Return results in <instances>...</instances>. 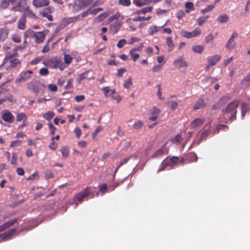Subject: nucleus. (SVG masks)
<instances>
[{
	"label": "nucleus",
	"instance_id": "1",
	"mask_svg": "<svg viewBox=\"0 0 250 250\" xmlns=\"http://www.w3.org/2000/svg\"><path fill=\"white\" fill-rule=\"evenodd\" d=\"M239 104V100H235L229 103L227 106L222 109V113L225 122L228 121H232L236 119L237 109Z\"/></svg>",
	"mask_w": 250,
	"mask_h": 250
},
{
	"label": "nucleus",
	"instance_id": "2",
	"mask_svg": "<svg viewBox=\"0 0 250 250\" xmlns=\"http://www.w3.org/2000/svg\"><path fill=\"white\" fill-rule=\"evenodd\" d=\"M42 63L47 67L51 68H59L61 70H63L66 67L64 65L62 59L57 56L46 59L43 61Z\"/></svg>",
	"mask_w": 250,
	"mask_h": 250
},
{
	"label": "nucleus",
	"instance_id": "3",
	"mask_svg": "<svg viewBox=\"0 0 250 250\" xmlns=\"http://www.w3.org/2000/svg\"><path fill=\"white\" fill-rule=\"evenodd\" d=\"M94 0H75L72 4V12L77 13L91 5Z\"/></svg>",
	"mask_w": 250,
	"mask_h": 250
},
{
	"label": "nucleus",
	"instance_id": "4",
	"mask_svg": "<svg viewBox=\"0 0 250 250\" xmlns=\"http://www.w3.org/2000/svg\"><path fill=\"white\" fill-rule=\"evenodd\" d=\"M95 188H86L83 191L77 193L74 198L76 199L79 203H82L83 199L86 197L90 196V198L94 197L95 192Z\"/></svg>",
	"mask_w": 250,
	"mask_h": 250
},
{
	"label": "nucleus",
	"instance_id": "5",
	"mask_svg": "<svg viewBox=\"0 0 250 250\" xmlns=\"http://www.w3.org/2000/svg\"><path fill=\"white\" fill-rule=\"evenodd\" d=\"M28 36L33 37L36 43H42L45 38V35L42 31L35 32L31 29L27 30L24 33V38H27Z\"/></svg>",
	"mask_w": 250,
	"mask_h": 250
},
{
	"label": "nucleus",
	"instance_id": "6",
	"mask_svg": "<svg viewBox=\"0 0 250 250\" xmlns=\"http://www.w3.org/2000/svg\"><path fill=\"white\" fill-rule=\"evenodd\" d=\"M53 11V8L52 6H47V7L39 12V15L42 17L46 18L49 21H52L53 20V18L51 14Z\"/></svg>",
	"mask_w": 250,
	"mask_h": 250
},
{
	"label": "nucleus",
	"instance_id": "7",
	"mask_svg": "<svg viewBox=\"0 0 250 250\" xmlns=\"http://www.w3.org/2000/svg\"><path fill=\"white\" fill-rule=\"evenodd\" d=\"M201 34V29L199 27H196L192 32L182 30L181 35L186 38L190 39L199 36Z\"/></svg>",
	"mask_w": 250,
	"mask_h": 250
},
{
	"label": "nucleus",
	"instance_id": "8",
	"mask_svg": "<svg viewBox=\"0 0 250 250\" xmlns=\"http://www.w3.org/2000/svg\"><path fill=\"white\" fill-rule=\"evenodd\" d=\"M33 73L32 70H27L21 72L16 80V82L18 83L21 82H25L31 78V75Z\"/></svg>",
	"mask_w": 250,
	"mask_h": 250
},
{
	"label": "nucleus",
	"instance_id": "9",
	"mask_svg": "<svg viewBox=\"0 0 250 250\" xmlns=\"http://www.w3.org/2000/svg\"><path fill=\"white\" fill-rule=\"evenodd\" d=\"M1 118L4 121L9 124L13 123L14 121V115L8 110L2 112Z\"/></svg>",
	"mask_w": 250,
	"mask_h": 250
},
{
	"label": "nucleus",
	"instance_id": "10",
	"mask_svg": "<svg viewBox=\"0 0 250 250\" xmlns=\"http://www.w3.org/2000/svg\"><path fill=\"white\" fill-rule=\"evenodd\" d=\"M237 36L238 34L237 32H234L232 33L231 37L229 38L226 45V47L228 50H231L235 47L236 43L234 41V39Z\"/></svg>",
	"mask_w": 250,
	"mask_h": 250
},
{
	"label": "nucleus",
	"instance_id": "11",
	"mask_svg": "<svg viewBox=\"0 0 250 250\" xmlns=\"http://www.w3.org/2000/svg\"><path fill=\"white\" fill-rule=\"evenodd\" d=\"M26 19V18L36 20L38 19V17L35 13L30 9L29 6L26 7L23 10V13L22 15Z\"/></svg>",
	"mask_w": 250,
	"mask_h": 250
},
{
	"label": "nucleus",
	"instance_id": "12",
	"mask_svg": "<svg viewBox=\"0 0 250 250\" xmlns=\"http://www.w3.org/2000/svg\"><path fill=\"white\" fill-rule=\"evenodd\" d=\"M173 64L176 68L186 67L188 66V63L185 61L183 56L179 57L173 62Z\"/></svg>",
	"mask_w": 250,
	"mask_h": 250
},
{
	"label": "nucleus",
	"instance_id": "13",
	"mask_svg": "<svg viewBox=\"0 0 250 250\" xmlns=\"http://www.w3.org/2000/svg\"><path fill=\"white\" fill-rule=\"evenodd\" d=\"M49 3V0H33L32 1V5L36 8L47 6Z\"/></svg>",
	"mask_w": 250,
	"mask_h": 250
},
{
	"label": "nucleus",
	"instance_id": "14",
	"mask_svg": "<svg viewBox=\"0 0 250 250\" xmlns=\"http://www.w3.org/2000/svg\"><path fill=\"white\" fill-rule=\"evenodd\" d=\"M16 233V230L15 229H12L8 230L5 232L3 234H1L2 237V241L8 240L11 239L12 236L15 235Z\"/></svg>",
	"mask_w": 250,
	"mask_h": 250
},
{
	"label": "nucleus",
	"instance_id": "15",
	"mask_svg": "<svg viewBox=\"0 0 250 250\" xmlns=\"http://www.w3.org/2000/svg\"><path fill=\"white\" fill-rule=\"evenodd\" d=\"M27 87L28 89L31 90L35 93H38L39 92L38 83L36 81H31L28 83L27 84Z\"/></svg>",
	"mask_w": 250,
	"mask_h": 250
},
{
	"label": "nucleus",
	"instance_id": "16",
	"mask_svg": "<svg viewBox=\"0 0 250 250\" xmlns=\"http://www.w3.org/2000/svg\"><path fill=\"white\" fill-rule=\"evenodd\" d=\"M121 26V21H117L110 25L109 31L112 34H115L119 31Z\"/></svg>",
	"mask_w": 250,
	"mask_h": 250
},
{
	"label": "nucleus",
	"instance_id": "17",
	"mask_svg": "<svg viewBox=\"0 0 250 250\" xmlns=\"http://www.w3.org/2000/svg\"><path fill=\"white\" fill-rule=\"evenodd\" d=\"M221 59V57L219 55H215L210 57L207 58L208 62L209 63V65L212 66L215 65L218 62H219Z\"/></svg>",
	"mask_w": 250,
	"mask_h": 250
},
{
	"label": "nucleus",
	"instance_id": "18",
	"mask_svg": "<svg viewBox=\"0 0 250 250\" xmlns=\"http://www.w3.org/2000/svg\"><path fill=\"white\" fill-rule=\"evenodd\" d=\"M18 219H15L4 223L0 226V232L3 231L5 229L14 225L18 221Z\"/></svg>",
	"mask_w": 250,
	"mask_h": 250
},
{
	"label": "nucleus",
	"instance_id": "19",
	"mask_svg": "<svg viewBox=\"0 0 250 250\" xmlns=\"http://www.w3.org/2000/svg\"><path fill=\"white\" fill-rule=\"evenodd\" d=\"M206 104L203 99H198V101L195 103L193 109L196 110L199 109L203 108L206 106Z\"/></svg>",
	"mask_w": 250,
	"mask_h": 250
},
{
	"label": "nucleus",
	"instance_id": "20",
	"mask_svg": "<svg viewBox=\"0 0 250 250\" xmlns=\"http://www.w3.org/2000/svg\"><path fill=\"white\" fill-rule=\"evenodd\" d=\"M153 9V7L152 6H147L136 10L135 14L138 15L145 14L147 13H151Z\"/></svg>",
	"mask_w": 250,
	"mask_h": 250
},
{
	"label": "nucleus",
	"instance_id": "21",
	"mask_svg": "<svg viewBox=\"0 0 250 250\" xmlns=\"http://www.w3.org/2000/svg\"><path fill=\"white\" fill-rule=\"evenodd\" d=\"M204 122V119L202 118H196L190 123V126L192 128L197 127L202 125Z\"/></svg>",
	"mask_w": 250,
	"mask_h": 250
},
{
	"label": "nucleus",
	"instance_id": "22",
	"mask_svg": "<svg viewBox=\"0 0 250 250\" xmlns=\"http://www.w3.org/2000/svg\"><path fill=\"white\" fill-rule=\"evenodd\" d=\"M26 20L22 16H21L18 21V28L20 30H24L26 28Z\"/></svg>",
	"mask_w": 250,
	"mask_h": 250
},
{
	"label": "nucleus",
	"instance_id": "23",
	"mask_svg": "<svg viewBox=\"0 0 250 250\" xmlns=\"http://www.w3.org/2000/svg\"><path fill=\"white\" fill-rule=\"evenodd\" d=\"M231 99V96L229 94H227L226 95L222 96L218 102L222 107L227 104Z\"/></svg>",
	"mask_w": 250,
	"mask_h": 250
},
{
	"label": "nucleus",
	"instance_id": "24",
	"mask_svg": "<svg viewBox=\"0 0 250 250\" xmlns=\"http://www.w3.org/2000/svg\"><path fill=\"white\" fill-rule=\"evenodd\" d=\"M167 153L168 150L167 149L166 146H164L162 148L157 150L152 156L153 157H158L165 154H167Z\"/></svg>",
	"mask_w": 250,
	"mask_h": 250
},
{
	"label": "nucleus",
	"instance_id": "25",
	"mask_svg": "<svg viewBox=\"0 0 250 250\" xmlns=\"http://www.w3.org/2000/svg\"><path fill=\"white\" fill-rule=\"evenodd\" d=\"M7 59L9 60L10 65L12 67H16L20 64L19 59L14 58L12 56H7Z\"/></svg>",
	"mask_w": 250,
	"mask_h": 250
},
{
	"label": "nucleus",
	"instance_id": "26",
	"mask_svg": "<svg viewBox=\"0 0 250 250\" xmlns=\"http://www.w3.org/2000/svg\"><path fill=\"white\" fill-rule=\"evenodd\" d=\"M78 21V17L74 16L63 18L62 19V22L64 25H67L71 23L77 22Z\"/></svg>",
	"mask_w": 250,
	"mask_h": 250
},
{
	"label": "nucleus",
	"instance_id": "27",
	"mask_svg": "<svg viewBox=\"0 0 250 250\" xmlns=\"http://www.w3.org/2000/svg\"><path fill=\"white\" fill-rule=\"evenodd\" d=\"M133 3L138 7L150 4L149 0H133Z\"/></svg>",
	"mask_w": 250,
	"mask_h": 250
},
{
	"label": "nucleus",
	"instance_id": "28",
	"mask_svg": "<svg viewBox=\"0 0 250 250\" xmlns=\"http://www.w3.org/2000/svg\"><path fill=\"white\" fill-rule=\"evenodd\" d=\"M161 28V27L156 25L150 26L148 29V33L149 35H153L159 31Z\"/></svg>",
	"mask_w": 250,
	"mask_h": 250
},
{
	"label": "nucleus",
	"instance_id": "29",
	"mask_svg": "<svg viewBox=\"0 0 250 250\" xmlns=\"http://www.w3.org/2000/svg\"><path fill=\"white\" fill-rule=\"evenodd\" d=\"M8 31L4 28H0V41L3 42L7 38Z\"/></svg>",
	"mask_w": 250,
	"mask_h": 250
},
{
	"label": "nucleus",
	"instance_id": "30",
	"mask_svg": "<svg viewBox=\"0 0 250 250\" xmlns=\"http://www.w3.org/2000/svg\"><path fill=\"white\" fill-rule=\"evenodd\" d=\"M166 43H167V45L168 46V50H167L168 52L171 51L174 47V43L173 42L172 38L171 37H167L166 40Z\"/></svg>",
	"mask_w": 250,
	"mask_h": 250
},
{
	"label": "nucleus",
	"instance_id": "31",
	"mask_svg": "<svg viewBox=\"0 0 250 250\" xmlns=\"http://www.w3.org/2000/svg\"><path fill=\"white\" fill-rule=\"evenodd\" d=\"M186 159L189 162H196L198 158L195 153L190 152L186 156Z\"/></svg>",
	"mask_w": 250,
	"mask_h": 250
},
{
	"label": "nucleus",
	"instance_id": "32",
	"mask_svg": "<svg viewBox=\"0 0 250 250\" xmlns=\"http://www.w3.org/2000/svg\"><path fill=\"white\" fill-rule=\"evenodd\" d=\"M185 12L187 13H189L191 11L194 10V4L191 2H187L185 3Z\"/></svg>",
	"mask_w": 250,
	"mask_h": 250
},
{
	"label": "nucleus",
	"instance_id": "33",
	"mask_svg": "<svg viewBox=\"0 0 250 250\" xmlns=\"http://www.w3.org/2000/svg\"><path fill=\"white\" fill-rule=\"evenodd\" d=\"M241 85L244 87H247L250 84V73L242 80Z\"/></svg>",
	"mask_w": 250,
	"mask_h": 250
},
{
	"label": "nucleus",
	"instance_id": "34",
	"mask_svg": "<svg viewBox=\"0 0 250 250\" xmlns=\"http://www.w3.org/2000/svg\"><path fill=\"white\" fill-rule=\"evenodd\" d=\"M54 116V112L51 111H47L42 115L43 118L48 121H50Z\"/></svg>",
	"mask_w": 250,
	"mask_h": 250
},
{
	"label": "nucleus",
	"instance_id": "35",
	"mask_svg": "<svg viewBox=\"0 0 250 250\" xmlns=\"http://www.w3.org/2000/svg\"><path fill=\"white\" fill-rule=\"evenodd\" d=\"M192 49L194 53L201 54L204 50V47L203 45H197L193 46Z\"/></svg>",
	"mask_w": 250,
	"mask_h": 250
},
{
	"label": "nucleus",
	"instance_id": "36",
	"mask_svg": "<svg viewBox=\"0 0 250 250\" xmlns=\"http://www.w3.org/2000/svg\"><path fill=\"white\" fill-rule=\"evenodd\" d=\"M89 72V71H86L84 73L80 74L77 78V82L80 83L83 79H88V74Z\"/></svg>",
	"mask_w": 250,
	"mask_h": 250
},
{
	"label": "nucleus",
	"instance_id": "37",
	"mask_svg": "<svg viewBox=\"0 0 250 250\" xmlns=\"http://www.w3.org/2000/svg\"><path fill=\"white\" fill-rule=\"evenodd\" d=\"M182 139L181 135L178 134L175 137L170 139V142L175 145H178L180 144V142Z\"/></svg>",
	"mask_w": 250,
	"mask_h": 250
},
{
	"label": "nucleus",
	"instance_id": "38",
	"mask_svg": "<svg viewBox=\"0 0 250 250\" xmlns=\"http://www.w3.org/2000/svg\"><path fill=\"white\" fill-rule=\"evenodd\" d=\"M61 151L63 158H66L68 157L69 154V150L67 147L63 146L62 147Z\"/></svg>",
	"mask_w": 250,
	"mask_h": 250
},
{
	"label": "nucleus",
	"instance_id": "39",
	"mask_svg": "<svg viewBox=\"0 0 250 250\" xmlns=\"http://www.w3.org/2000/svg\"><path fill=\"white\" fill-rule=\"evenodd\" d=\"M228 20L229 17L226 14L220 15L217 19V21L220 23L227 22L228 21Z\"/></svg>",
	"mask_w": 250,
	"mask_h": 250
},
{
	"label": "nucleus",
	"instance_id": "40",
	"mask_svg": "<svg viewBox=\"0 0 250 250\" xmlns=\"http://www.w3.org/2000/svg\"><path fill=\"white\" fill-rule=\"evenodd\" d=\"M241 116L243 117H244V116H245L246 113L247 111V108H248L247 104L245 102L242 103L241 104Z\"/></svg>",
	"mask_w": 250,
	"mask_h": 250
},
{
	"label": "nucleus",
	"instance_id": "41",
	"mask_svg": "<svg viewBox=\"0 0 250 250\" xmlns=\"http://www.w3.org/2000/svg\"><path fill=\"white\" fill-rule=\"evenodd\" d=\"M132 85V79L131 78L125 80L124 82L123 86L124 88L129 89Z\"/></svg>",
	"mask_w": 250,
	"mask_h": 250
},
{
	"label": "nucleus",
	"instance_id": "42",
	"mask_svg": "<svg viewBox=\"0 0 250 250\" xmlns=\"http://www.w3.org/2000/svg\"><path fill=\"white\" fill-rule=\"evenodd\" d=\"M64 61L65 64H66L67 65L70 64L72 61L73 58L72 57L69 55L66 54V53H64Z\"/></svg>",
	"mask_w": 250,
	"mask_h": 250
},
{
	"label": "nucleus",
	"instance_id": "43",
	"mask_svg": "<svg viewBox=\"0 0 250 250\" xmlns=\"http://www.w3.org/2000/svg\"><path fill=\"white\" fill-rule=\"evenodd\" d=\"M27 117L24 113H21L18 114L16 117V120L17 122H21V121H25Z\"/></svg>",
	"mask_w": 250,
	"mask_h": 250
},
{
	"label": "nucleus",
	"instance_id": "44",
	"mask_svg": "<svg viewBox=\"0 0 250 250\" xmlns=\"http://www.w3.org/2000/svg\"><path fill=\"white\" fill-rule=\"evenodd\" d=\"M118 4L123 6L128 7L131 5L130 0H118Z\"/></svg>",
	"mask_w": 250,
	"mask_h": 250
},
{
	"label": "nucleus",
	"instance_id": "45",
	"mask_svg": "<svg viewBox=\"0 0 250 250\" xmlns=\"http://www.w3.org/2000/svg\"><path fill=\"white\" fill-rule=\"evenodd\" d=\"M151 18V16H148L147 17H142V16H138L135 17L133 19V21H148L150 20Z\"/></svg>",
	"mask_w": 250,
	"mask_h": 250
},
{
	"label": "nucleus",
	"instance_id": "46",
	"mask_svg": "<svg viewBox=\"0 0 250 250\" xmlns=\"http://www.w3.org/2000/svg\"><path fill=\"white\" fill-rule=\"evenodd\" d=\"M90 14V12H89V8L86 10V11H84L83 12H82L81 14H80L79 15L76 16L77 17H78V20H80L81 19H83V18H85L87 16H88V15Z\"/></svg>",
	"mask_w": 250,
	"mask_h": 250
},
{
	"label": "nucleus",
	"instance_id": "47",
	"mask_svg": "<svg viewBox=\"0 0 250 250\" xmlns=\"http://www.w3.org/2000/svg\"><path fill=\"white\" fill-rule=\"evenodd\" d=\"M10 5L8 0H2L0 2V8L5 9Z\"/></svg>",
	"mask_w": 250,
	"mask_h": 250
},
{
	"label": "nucleus",
	"instance_id": "48",
	"mask_svg": "<svg viewBox=\"0 0 250 250\" xmlns=\"http://www.w3.org/2000/svg\"><path fill=\"white\" fill-rule=\"evenodd\" d=\"M208 17V16L199 17L197 20V24L200 26L202 25Z\"/></svg>",
	"mask_w": 250,
	"mask_h": 250
},
{
	"label": "nucleus",
	"instance_id": "49",
	"mask_svg": "<svg viewBox=\"0 0 250 250\" xmlns=\"http://www.w3.org/2000/svg\"><path fill=\"white\" fill-rule=\"evenodd\" d=\"M111 96L114 100H117V102L119 103L121 100V98L118 94H116L115 89H113L111 92Z\"/></svg>",
	"mask_w": 250,
	"mask_h": 250
},
{
	"label": "nucleus",
	"instance_id": "50",
	"mask_svg": "<svg viewBox=\"0 0 250 250\" xmlns=\"http://www.w3.org/2000/svg\"><path fill=\"white\" fill-rule=\"evenodd\" d=\"M135 51L131 50L129 52V54L131 55V59L134 62H135L140 57V55L138 53H135Z\"/></svg>",
	"mask_w": 250,
	"mask_h": 250
},
{
	"label": "nucleus",
	"instance_id": "51",
	"mask_svg": "<svg viewBox=\"0 0 250 250\" xmlns=\"http://www.w3.org/2000/svg\"><path fill=\"white\" fill-rule=\"evenodd\" d=\"M214 8V5L210 4L208 5L206 8L201 10V13L202 14H205L211 11Z\"/></svg>",
	"mask_w": 250,
	"mask_h": 250
},
{
	"label": "nucleus",
	"instance_id": "52",
	"mask_svg": "<svg viewBox=\"0 0 250 250\" xmlns=\"http://www.w3.org/2000/svg\"><path fill=\"white\" fill-rule=\"evenodd\" d=\"M229 129V127L225 125L220 124L219 125L216 129V131H217V133H219V131L220 130H224L225 131H226Z\"/></svg>",
	"mask_w": 250,
	"mask_h": 250
},
{
	"label": "nucleus",
	"instance_id": "53",
	"mask_svg": "<svg viewBox=\"0 0 250 250\" xmlns=\"http://www.w3.org/2000/svg\"><path fill=\"white\" fill-rule=\"evenodd\" d=\"M48 125L50 130V134L53 135L56 130V127L51 123H48Z\"/></svg>",
	"mask_w": 250,
	"mask_h": 250
},
{
	"label": "nucleus",
	"instance_id": "54",
	"mask_svg": "<svg viewBox=\"0 0 250 250\" xmlns=\"http://www.w3.org/2000/svg\"><path fill=\"white\" fill-rule=\"evenodd\" d=\"M214 39L213 35L212 34L210 33L208 35L205 37V42L206 43H208L210 42L211 41H212Z\"/></svg>",
	"mask_w": 250,
	"mask_h": 250
},
{
	"label": "nucleus",
	"instance_id": "55",
	"mask_svg": "<svg viewBox=\"0 0 250 250\" xmlns=\"http://www.w3.org/2000/svg\"><path fill=\"white\" fill-rule=\"evenodd\" d=\"M107 16L108 14L107 13H104L99 15L96 18V19L98 21H104Z\"/></svg>",
	"mask_w": 250,
	"mask_h": 250
},
{
	"label": "nucleus",
	"instance_id": "56",
	"mask_svg": "<svg viewBox=\"0 0 250 250\" xmlns=\"http://www.w3.org/2000/svg\"><path fill=\"white\" fill-rule=\"evenodd\" d=\"M170 165L172 164L173 165L177 164L179 161V158L176 156H173L170 158Z\"/></svg>",
	"mask_w": 250,
	"mask_h": 250
},
{
	"label": "nucleus",
	"instance_id": "57",
	"mask_svg": "<svg viewBox=\"0 0 250 250\" xmlns=\"http://www.w3.org/2000/svg\"><path fill=\"white\" fill-rule=\"evenodd\" d=\"M99 188L100 191L105 193L107 190L108 191V187L105 183L102 184L99 186Z\"/></svg>",
	"mask_w": 250,
	"mask_h": 250
},
{
	"label": "nucleus",
	"instance_id": "58",
	"mask_svg": "<svg viewBox=\"0 0 250 250\" xmlns=\"http://www.w3.org/2000/svg\"><path fill=\"white\" fill-rule=\"evenodd\" d=\"M11 38L12 41L16 43H20L21 42L20 36L17 34L13 35Z\"/></svg>",
	"mask_w": 250,
	"mask_h": 250
},
{
	"label": "nucleus",
	"instance_id": "59",
	"mask_svg": "<svg viewBox=\"0 0 250 250\" xmlns=\"http://www.w3.org/2000/svg\"><path fill=\"white\" fill-rule=\"evenodd\" d=\"M39 74L41 76H47L49 74V71L46 68H42L39 70Z\"/></svg>",
	"mask_w": 250,
	"mask_h": 250
},
{
	"label": "nucleus",
	"instance_id": "60",
	"mask_svg": "<svg viewBox=\"0 0 250 250\" xmlns=\"http://www.w3.org/2000/svg\"><path fill=\"white\" fill-rule=\"evenodd\" d=\"M119 183H114V184L109 185L108 187V192L114 190L116 188L118 187Z\"/></svg>",
	"mask_w": 250,
	"mask_h": 250
},
{
	"label": "nucleus",
	"instance_id": "61",
	"mask_svg": "<svg viewBox=\"0 0 250 250\" xmlns=\"http://www.w3.org/2000/svg\"><path fill=\"white\" fill-rule=\"evenodd\" d=\"M127 43L125 39H121L119 41L117 44V46L118 48H121L123 47Z\"/></svg>",
	"mask_w": 250,
	"mask_h": 250
},
{
	"label": "nucleus",
	"instance_id": "62",
	"mask_svg": "<svg viewBox=\"0 0 250 250\" xmlns=\"http://www.w3.org/2000/svg\"><path fill=\"white\" fill-rule=\"evenodd\" d=\"M35 178H37V179H39V173L37 171H35L34 173H33L32 174H31V175H30L27 178V180H34Z\"/></svg>",
	"mask_w": 250,
	"mask_h": 250
},
{
	"label": "nucleus",
	"instance_id": "63",
	"mask_svg": "<svg viewBox=\"0 0 250 250\" xmlns=\"http://www.w3.org/2000/svg\"><path fill=\"white\" fill-rule=\"evenodd\" d=\"M21 1H19L16 5L12 7L11 10L13 11H21L20 7L21 6Z\"/></svg>",
	"mask_w": 250,
	"mask_h": 250
},
{
	"label": "nucleus",
	"instance_id": "64",
	"mask_svg": "<svg viewBox=\"0 0 250 250\" xmlns=\"http://www.w3.org/2000/svg\"><path fill=\"white\" fill-rule=\"evenodd\" d=\"M143 126V123L141 121H138L135 124L133 125V128L135 129H139L141 128Z\"/></svg>",
	"mask_w": 250,
	"mask_h": 250
}]
</instances>
